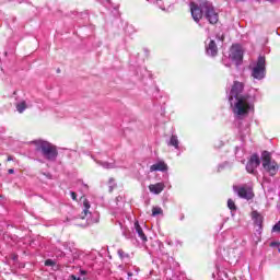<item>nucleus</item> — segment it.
<instances>
[{"instance_id": "obj_41", "label": "nucleus", "mask_w": 280, "mask_h": 280, "mask_svg": "<svg viewBox=\"0 0 280 280\" xmlns=\"http://www.w3.org/2000/svg\"><path fill=\"white\" fill-rule=\"evenodd\" d=\"M144 51H145V54H147V56H148V49H144Z\"/></svg>"}, {"instance_id": "obj_11", "label": "nucleus", "mask_w": 280, "mask_h": 280, "mask_svg": "<svg viewBox=\"0 0 280 280\" xmlns=\"http://www.w3.org/2000/svg\"><path fill=\"white\" fill-rule=\"evenodd\" d=\"M206 54L207 56H211V58L218 56V44H215V40L210 39L209 44L206 45Z\"/></svg>"}, {"instance_id": "obj_3", "label": "nucleus", "mask_w": 280, "mask_h": 280, "mask_svg": "<svg viewBox=\"0 0 280 280\" xmlns=\"http://www.w3.org/2000/svg\"><path fill=\"white\" fill-rule=\"evenodd\" d=\"M36 145V152H40L46 161H56L58 159V149L51 142L45 140L33 141Z\"/></svg>"}, {"instance_id": "obj_25", "label": "nucleus", "mask_w": 280, "mask_h": 280, "mask_svg": "<svg viewBox=\"0 0 280 280\" xmlns=\"http://www.w3.org/2000/svg\"><path fill=\"white\" fill-rule=\"evenodd\" d=\"M45 266H56V261H54L51 259H47V260H45Z\"/></svg>"}, {"instance_id": "obj_33", "label": "nucleus", "mask_w": 280, "mask_h": 280, "mask_svg": "<svg viewBox=\"0 0 280 280\" xmlns=\"http://www.w3.org/2000/svg\"><path fill=\"white\" fill-rule=\"evenodd\" d=\"M12 259H13V261H18L19 260V256L18 255H13Z\"/></svg>"}, {"instance_id": "obj_20", "label": "nucleus", "mask_w": 280, "mask_h": 280, "mask_svg": "<svg viewBox=\"0 0 280 280\" xmlns=\"http://www.w3.org/2000/svg\"><path fill=\"white\" fill-rule=\"evenodd\" d=\"M55 257H57V259H65V257H67V254L62 252V249H56Z\"/></svg>"}, {"instance_id": "obj_16", "label": "nucleus", "mask_w": 280, "mask_h": 280, "mask_svg": "<svg viewBox=\"0 0 280 280\" xmlns=\"http://www.w3.org/2000/svg\"><path fill=\"white\" fill-rule=\"evenodd\" d=\"M83 207L84 208H83V212H82V215H81L82 220H84V218H86V215H89V213H91L89 211L91 209V203L86 199H84Z\"/></svg>"}, {"instance_id": "obj_38", "label": "nucleus", "mask_w": 280, "mask_h": 280, "mask_svg": "<svg viewBox=\"0 0 280 280\" xmlns=\"http://www.w3.org/2000/svg\"><path fill=\"white\" fill-rule=\"evenodd\" d=\"M128 277H132V272H128Z\"/></svg>"}, {"instance_id": "obj_14", "label": "nucleus", "mask_w": 280, "mask_h": 280, "mask_svg": "<svg viewBox=\"0 0 280 280\" xmlns=\"http://www.w3.org/2000/svg\"><path fill=\"white\" fill-rule=\"evenodd\" d=\"M135 229H136V232L138 233V236L140 237V240H142V242H148V236H145V233H143V229L139 224V221L135 222Z\"/></svg>"}, {"instance_id": "obj_30", "label": "nucleus", "mask_w": 280, "mask_h": 280, "mask_svg": "<svg viewBox=\"0 0 280 280\" xmlns=\"http://www.w3.org/2000/svg\"><path fill=\"white\" fill-rule=\"evenodd\" d=\"M72 257H73V261H75V259H78V257H80V254L73 253V254H72Z\"/></svg>"}, {"instance_id": "obj_40", "label": "nucleus", "mask_w": 280, "mask_h": 280, "mask_svg": "<svg viewBox=\"0 0 280 280\" xmlns=\"http://www.w3.org/2000/svg\"><path fill=\"white\" fill-rule=\"evenodd\" d=\"M63 246H65V247H67V246H68V244H67V243H63Z\"/></svg>"}, {"instance_id": "obj_7", "label": "nucleus", "mask_w": 280, "mask_h": 280, "mask_svg": "<svg viewBox=\"0 0 280 280\" xmlns=\"http://www.w3.org/2000/svg\"><path fill=\"white\" fill-rule=\"evenodd\" d=\"M233 191H235L240 198H243V200H253V198H255L253 188L248 186H233Z\"/></svg>"}, {"instance_id": "obj_22", "label": "nucleus", "mask_w": 280, "mask_h": 280, "mask_svg": "<svg viewBox=\"0 0 280 280\" xmlns=\"http://www.w3.org/2000/svg\"><path fill=\"white\" fill-rule=\"evenodd\" d=\"M218 276L221 278V279H229V273L226 271H219L218 272Z\"/></svg>"}, {"instance_id": "obj_44", "label": "nucleus", "mask_w": 280, "mask_h": 280, "mask_svg": "<svg viewBox=\"0 0 280 280\" xmlns=\"http://www.w3.org/2000/svg\"><path fill=\"white\" fill-rule=\"evenodd\" d=\"M162 10H165V7H164V8H162Z\"/></svg>"}, {"instance_id": "obj_9", "label": "nucleus", "mask_w": 280, "mask_h": 280, "mask_svg": "<svg viewBox=\"0 0 280 280\" xmlns=\"http://www.w3.org/2000/svg\"><path fill=\"white\" fill-rule=\"evenodd\" d=\"M162 266L164 270H176L178 268V262L174 260V257H171L170 254H163L162 258Z\"/></svg>"}, {"instance_id": "obj_4", "label": "nucleus", "mask_w": 280, "mask_h": 280, "mask_svg": "<svg viewBox=\"0 0 280 280\" xmlns=\"http://www.w3.org/2000/svg\"><path fill=\"white\" fill-rule=\"evenodd\" d=\"M264 173L268 176H277L280 165L277 161L272 160V153L270 151H262L260 155Z\"/></svg>"}, {"instance_id": "obj_27", "label": "nucleus", "mask_w": 280, "mask_h": 280, "mask_svg": "<svg viewBox=\"0 0 280 280\" xmlns=\"http://www.w3.org/2000/svg\"><path fill=\"white\" fill-rule=\"evenodd\" d=\"M70 196L72 200H78V194H75V191H70Z\"/></svg>"}, {"instance_id": "obj_36", "label": "nucleus", "mask_w": 280, "mask_h": 280, "mask_svg": "<svg viewBox=\"0 0 280 280\" xmlns=\"http://www.w3.org/2000/svg\"><path fill=\"white\" fill-rule=\"evenodd\" d=\"M7 161H14V158L12 155H9Z\"/></svg>"}, {"instance_id": "obj_12", "label": "nucleus", "mask_w": 280, "mask_h": 280, "mask_svg": "<svg viewBox=\"0 0 280 280\" xmlns=\"http://www.w3.org/2000/svg\"><path fill=\"white\" fill-rule=\"evenodd\" d=\"M150 172H167V164L165 162H158L150 166Z\"/></svg>"}, {"instance_id": "obj_18", "label": "nucleus", "mask_w": 280, "mask_h": 280, "mask_svg": "<svg viewBox=\"0 0 280 280\" xmlns=\"http://www.w3.org/2000/svg\"><path fill=\"white\" fill-rule=\"evenodd\" d=\"M27 108V104L25 101H22L21 103L16 104V110L18 113H23Z\"/></svg>"}, {"instance_id": "obj_13", "label": "nucleus", "mask_w": 280, "mask_h": 280, "mask_svg": "<svg viewBox=\"0 0 280 280\" xmlns=\"http://www.w3.org/2000/svg\"><path fill=\"white\" fill-rule=\"evenodd\" d=\"M164 189H165V184L163 183L151 184L149 186V190L151 191V194H155V195L161 194V191H163Z\"/></svg>"}, {"instance_id": "obj_39", "label": "nucleus", "mask_w": 280, "mask_h": 280, "mask_svg": "<svg viewBox=\"0 0 280 280\" xmlns=\"http://www.w3.org/2000/svg\"><path fill=\"white\" fill-rule=\"evenodd\" d=\"M109 191H113V186H109Z\"/></svg>"}, {"instance_id": "obj_19", "label": "nucleus", "mask_w": 280, "mask_h": 280, "mask_svg": "<svg viewBox=\"0 0 280 280\" xmlns=\"http://www.w3.org/2000/svg\"><path fill=\"white\" fill-rule=\"evenodd\" d=\"M152 215L153 218H156V215H163V209L161 207H153Z\"/></svg>"}, {"instance_id": "obj_6", "label": "nucleus", "mask_w": 280, "mask_h": 280, "mask_svg": "<svg viewBox=\"0 0 280 280\" xmlns=\"http://www.w3.org/2000/svg\"><path fill=\"white\" fill-rule=\"evenodd\" d=\"M254 80H264L266 78V57L259 56L254 68L252 69Z\"/></svg>"}, {"instance_id": "obj_5", "label": "nucleus", "mask_w": 280, "mask_h": 280, "mask_svg": "<svg viewBox=\"0 0 280 280\" xmlns=\"http://www.w3.org/2000/svg\"><path fill=\"white\" fill-rule=\"evenodd\" d=\"M252 220L255 224V226H258V229H256V232L254 234V242L255 244H259V242H261V233L264 232V215H261V213H259V211L254 210L252 211Z\"/></svg>"}, {"instance_id": "obj_42", "label": "nucleus", "mask_w": 280, "mask_h": 280, "mask_svg": "<svg viewBox=\"0 0 280 280\" xmlns=\"http://www.w3.org/2000/svg\"><path fill=\"white\" fill-rule=\"evenodd\" d=\"M57 73H60V69L57 70Z\"/></svg>"}, {"instance_id": "obj_43", "label": "nucleus", "mask_w": 280, "mask_h": 280, "mask_svg": "<svg viewBox=\"0 0 280 280\" xmlns=\"http://www.w3.org/2000/svg\"><path fill=\"white\" fill-rule=\"evenodd\" d=\"M107 2H110V0H106Z\"/></svg>"}, {"instance_id": "obj_35", "label": "nucleus", "mask_w": 280, "mask_h": 280, "mask_svg": "<svg viewBox=\"0 0 280 280\" xmlns=\"http://www.w3.org/2000/svg\"><path fill=\"white\" fill-rule=\"evenodd\" d=\"M8 174H14V168H9Z\"/></svg>"}, {"instance_id": "obj_15", "label": "nucleus", "mask_w": 280, "mask_h": 280, "mask_svg": "<svg viewBox=\"0 0 280 280\" xmlns=\"http://www.w3.org/2000/svg\"><path fill=\"white\" fill-rule=\"evenodd\" d=\"M179 141H178V136L173 135L170 139V141L167 142L168 147L175 148V150H179Z\"/></svg>"}, {"instance_id": "obj_17", "label": "nucleus", "mask_w": 280, "mask_h": 280, "mask_svg": "<svg viewBox=\"0 0 280 280\" xmlns=\"http://www.w3.org/2000/svg\"><path fill=\"white\" fill-rule=\"evenodd\" d=\"M97 163H98V165H101L105 170H113V168H115V163L102 162V161H98Z\"/></svg>"}, {"instance_id": "obj_23", "label": "nucleus", "mask_w": 280, "mask_h": 280, "mask_svg": "<svg viewBox=\"0 0 280 280\" xmlns=\"http://www.w3.org/2000/svg\"><path fill=\"white\" fill-rule=\"evenodd\" d=\"M100 222V214L98 213H94L93 214V219H92V223H97Z\"/></svg>"}, {"instance_id": "obj_34", "label": "nucleus", "mask_w": 280, "mask_h": 280, "mask_svg": "<svg viewBox=\"0 0 280 280\" xmlns=\"http://www.w3.org/2000/svg\"><path fill=\"white\" fill-rule=\"evenodd\" d=\"M80 275H82V276L86 275V270L80 269Z\"/></svg>"}, {"instance_id": "obj_29", "label": "nucleus", "mask_w": 280, "mask_h": 280, "mask_svg": "<svg viewBox=\"0 0 280 280\" xmlns=\"http://www.w3.org/2000/svg\"><path fill=\"white\" fill-rule=\"evenodd\" d=\"M124 200V197L118 196L116 197V203L119 205V202H121Z\"/></svg>"}, {"instance_id": "obj_32", "label": "nucleus", "mask_w": 280, "mask_h": 280, "mask_svg": "<svg viewBox=\"0 0 280 280\" xmlns=\"http://www.w3.org/2000/svg\"><path fill=\"white\" fill-rule=\"evenodd\" d=\"M71 279H72V280H82V278L77 277V276H74V275L71 276Z\"/></svg>"}, {"instance_id": "obj_37", "label": "nucleus", "mask_w": 280, "mask_h": 280, "mask_svg": "<svg viewBox=\"0 0 280 280\" xmlns=\"http://www.w3.org/2000/svg\"><path fill=\"white\" fill-rule=\"evenodd\" d=\"M267 1H269V3H277V1L279 0H267Z\"/></svg>"}, {"instance_id": "obj_21", "label": "nucleus", "mask_w": 280, "mask_h": 280, "mask_svg": "<svg viewBox=\"0 0 280 280\" xmlns=\"http://www.w3.org/2000/svg\"><path fill=\"white\" fill-rule=\"evenodd\" d=\"M228 207L230 211H237V206H235V201H233V199L228 200Z\"/></svg>"}, {"instance_id": "obj_26", "label": "nucleus", "mask_w": 280, "mask_h": 280, "mask_svg": "<svg viewBox=\"0 0 280 280\" xmlns=\"http://www.w3.org/2000/svg\"><path fill=\"white\" fill-rule=\"evenodd\" d=\"M43 176H46V178H48L49 180H51V178H54V176L51 175V173H43Z\"/></svg>"}, {"instance_id": "obj_10", "label": "nucleus", "mask_w": 280, "mask_h": 280, "mask_svg": "<svg viewBox=\"0 0 280 280\" xmlns=\"http://www.w3.org/2000/svg\"><path fill=\"white\" fill-rule=\"evenodd\" d=\"M230 58L231 60H234L236 65H240L244 59V52L242 51V48L240 46L232 47Z\"/></svg>"}, {"instance_id": "obj_1", "label": "nucleus", "mask_w": 280, "mask_h": 280, "mask_svg": "<svg viewBox=\"0 0 280 280\" xmlns=\"http://www.w3.org/2000/svg\"><path fill=\"white\" fill-rule=\"evenodd\" d=\"M257 101V90H252L244 94V83L234 81L229 94V102L234 115L245 117L249 110H254Z\"/></svg>"}, {"instance_id": "obj_28", "label": "nucleus", "mask_w": 280, "mask_h": 280, "mask_svg": "<svg viewBox=\"0 0 280 280\" xmlns=\"http://www.w3.org/2000/svg\"><path fill=\"white\" fill-rule=\"evenodd\" d=\"M271 248H278V246H280L279 242H271L270 243Z\"/></svg>"}, {"instance_id": "obj_8", "label": "nucleus", "mask_w": 280, "mask_h": 280, "mask_svg": "<svg viewBox=\"0 0 280 280\" xmlns=\"http://www.w3.org/2000/svg\"><path fill=\"white\" fill-rule=\"evenodd\" d=\"M259 165H261V158H259V154L254 153L246 164V172H248V174H255Z\"/></svg>"}, {"instance_id": "obj_31", "label": "nucleus", "mask_w": 280, "mask_h": 280, "mask_svg": "<svg viewBox=\"0 0 280 280\" xmlns=\"http://www.w3.org/2000/svg\"><path fill=\"white\" fill-rule=\"evenodd\" d=\"M226 165V163H224V164H220L219 165V168H218V172H220L221 170H224V166Z\"/></svg>"}, {"instance_id": "obj_24", "label": "nucleus", "mask_w": 280, "mask_h": 280, "mask_svg": "<svg viewBox=\"0 0 280 280\" xmlns=\"http://www.w3.org/2000/svg\"><path fill=\"white\" fill-rule=\"evenodd\" d=\"M118 255H119L120 259H124V257H128V254L122 252V249H118Z\"/></svg>"}, {"instance_id": "obj_2", "label": "nucleus", "mask_w": 280, "mask_h": 280, "mask_svg": "<svg viewBox=\"0 0 280 280\" xmlns=\"http://www.w3.org/2000/svg\"><path fill=\"white\" fill-rule=\"evenodd\" d=\"M190 12L195 23H198L199 27H202V24H200L202 16L210 25H217L220 21V14L215 11V7L208 0H201L198 3L191 2Z\"/></svg>"}]
</instances>
